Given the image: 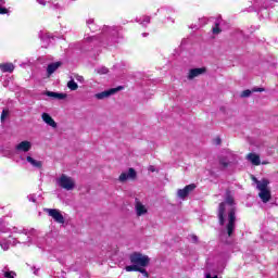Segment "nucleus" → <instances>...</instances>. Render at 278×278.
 <instances>
[{"mask_svg": "<svg viewBox=\"0 0 278 278\" xmlns=\"http://www.w3.org/2000/svg\"><path fill=\"white\" fill-rule=\"evenodd\" d=\"M227 205H230L231 207L228 211V224L226 225L227 235L229 238L233 236V231L236 230V200L233 199V195H231L230 190H226V199L225 202L219 203L218 210H217V218L219 222V225L223 227L225 225V212H227Z\"/></svg>", "mask_w": 278, "mask_h": 278, "instance_id": "nucleus-1", "label": "nucleus"}, {"mask_svg": "<svg viewBox=\"0 0 278 278\" xmlns=\"http://www.w3.org/2000/svg\"><path fill=\"white\" fill-rule=\"evenodd\" d=\"M129 262L131 265L128 266H139V268H141L149 266V264H151V258L140 252H132L129 254Z\"/></svg>", "mask_w": 278, "mask_h": 278, "instance_id": "nucleus-2", "label": "nucleus"}, {"mask_svg": "<svg viewBox=\"0 0 278 278\" xmlns=\"http://www.w3.org/2000/svg\"><path fill=\"white\" fill-rule=\"evenodd\" d=\"M268 186H270V180L267 178H263V182L258 185V197L263 203H268L270 199H273V193L270 192V188H268Z\"/></svg>", "mask_w": 278, "mask_h": 278, "instance_id": "nucleus-3", "label": "nucleus"}, {"mask_svg": "<svg viewBox=\"0 0 278 278\" xmlns=\"http://www.w3.org/2000/svg\"><path fill=\"white\" fill-rule=\"evenodd\" d=\"M43 212L48 214V216H51L55 223H59V225H64V215L60 212L58 208H43Z\"/></svg>", "mask_w": 278, "mask_h": 278, "instance_id": "nucleus-4", "label": "nucleus"}, {"mask_svg": "<svg viewBox=\"0 0 278 278\" xmlns=\"http://www.w3.org/2000/svg\"><path fill=\"white\" fill-rule=\"evenodd\" d=\"M59 186L63 188V190H73L75 188V180L65 174H62L59 179Z\"/></svg>", "mask_w": 278, "mask_h": 278, "instance_id": "nucleus-5", "label": "nucleus"}, {"mask_svg": "<svg viewBox=\"0 0 278 278\" xmlns=\"http://www.w3.org/2000/svg\"><path fill=\"white\" fill-rule=\"evenodd\" d=\"M138 177V173H136V169L134 167L128 168V173H122L118 177V181L121 184H125L127 179H131L132 181Z\"/></svg>", "mask_w": 278, "mask_h": 278, "instance_id": "nucleus-6", "label": "nucleus"}, {"mask_svg": "<svg viewBox=\"0 0 278 278\" xmlns=\"http://www.w3.org/2000/svg\"><path fill=\"white\" fill-rule=\"evenodd\" d=\"M193 190H197V185L194 184L187 185L184 189H178L177 197L179 199H186V197H188L190 192H193Z\"/></svg>", "mask_w": 278, "mask_h": 278, "instance_id": "nucleus-7", "label": "nucleus"}, {"mask_svg": "<svg viewBox=\"0 0 278 278\" xmlns=\"http://www.w3.org/2000/svg\"><path fill=\"white\" fill-rule=\"evenodd\" d=\"M207 73V67H197V68H191L189 70L187 78L189 80L194 79V77H199L201 75H205Z\"/></svg>", "mask_w": 278, "mask_h": 278, "instance_id": "nucleus-8", "label": "nucleus"}, {"mask_svg": "<svg viewBox=\"0 0 278 278\" xmlns=\"http://www.w3.org/2000/svg\"><path fill=\"white\" fill-rule=\"evenodd\" d=\"M126 273H141L143 277L149 278V271H147L146 267L140 266H126L125 267Z\"/></svg>", "mask_w": 278, "mask_h": 278, "instance_id": "nucleus-9", "label": "nucleus"}, {"mask_svg": "<svg viewBox=\"0 0 278 278\" xmlns=\"http://www.w3.org/2000/svg\"><path fill=\"white\" fill-rule=\"evenodd\" d=\"M135 210L137 212V216H144L147 214L148 210L147 207L140 202L138 198L135 199Z\"/></svg>", "mask_w": 278, "mask_h": 278, "instance_id": "nucleus-10", "label": "nucleus"}, {"mask_svg": "<svg viewBox=\"0 0 278 278\" xmlns=\"http://www.w3.org/2000/svg\"><path fill=\"white\" fill-rule=\"evenodd\" d=\"M41 118L46 125H49L53 129L58 128V123H55V119H53L49 113H42Z\"/></svg>", "mask_w": 278, "mask_h": 278, "instance_id": "nucleus-11", "label": "nucleus"}, {"mask_svg": "<svg viewBox=\"0 0 278 278\" xmlns=\"http://www.w3.org/2000/svg\"><path fill=\"white\" fill-rule=\"evenodd\" d=\"M60 66H62V61L48 64V67H47L48 77H51V75H53V73H55V71H58Z\"/></svg>", "mask_w": 278, "mask_h": 278, "instance_id": "nucleus-12", "label": "nucleus"}, {"mask_svg": "<svg viewBox=\"0 0 278 278\" xmlns=\"http://www.w3.org/2000/svg\"><path fill=\"white\" fill-rule=\"evenodd\" d=\"M218 164L220 166V169L225 170L231 166V161H229V157L220 155L218 156Z\"/></svg>", "mask_w": 278, "mask_h": 278, "instance_id": "nucleus-13", "label": "nucleus"}, {"mask_svg": "<svg viewBox=\"0 0 278 278\" xmlns=\"http://www.w3.org/2000/svg\"><path fill=\"white\" fill-rule=\"evenodd\" d=\"M46 97H51L52 99H58L59 101H63L64 99H66V97H68V94L66 93H59V92H54V91H46Z\"/></svg>", "mask_w": 278, "mask_h": 278, "instance_id": "nucleus-14", "label": "nucleus"}, {"mask_svg": "<svg viewBox=\"0 0 278 278\" xmlns=\"http://www.w3.org/2000/svg\"><path fill=\"white\" fill-rule=\"evenodd\" d=\"M247 159L249 162H251V164H253V166H260V164H262V160L260 159L258 154L249 153Z\"/></svg>", "mask_w": 278, "mask_h": 278, "instance_id": "nucleus-15", "label": "nucleus"}, {"mask_svg": "<svg viewBox=\"0 0 278 278\" xmlns=\"http://www.w3.org/2000/svg\"><path fill=\"white\" fill-rule=\"evenodd\" d=\"M14 63H1L0 71L1 73H14Z\"/></svg>", "mask_w": 278, "mask_h": 278, "instance_id": "nucleus-16", "label": "nucleus"}, {"mask_svg": "<svg viewBox=\"0 0 278 278\" xmlns=\"http://www.w3.org/2000/svg\"><path fill=\"white\" fill-rule=\"evenodd\" d=\"M31 149V142L29 141H22L16 146L17 151H24V153H27Z\"/></svg>", "mask_w": 278, "mask_h": 278, "instance_id": "nucleus-17", "label": "nucleus"}, {"mask_svg": "<svg viewBox=\"0 0 278 278\" xmlns=\"http://www.w3.org/2000/svg\"><path fill=\"white\" fill-rule=\"evenodd\" d=\"M115 91L116 90H114V89H109V90L102 91V92L96 94V99H99V100L108 99V97H112V94H114Z\"/></svg>", "mask_w": 278, "mask_h": 278, "instance_id": "nucleus-18", "label": "nucleus"}, {"mask_svg": "<svg viewBox=\"0 0 278 278\" xmlns=\"http://www.w3.org/2000/svg\"><path fill=\"white\" fill-rule=\"evenodd\" d=\"M26 162H28L29 164H31V166H34L35 168H42V162L41 161H36L34 157L31 156H27L26 157Z\"/></svg>", "mask_w": 278, "mask_h": 278, "instance_id": "nucleus-19", "label": "nucleus"}, {"mask_svg": "<svg viewBox=\"0 0 278 278\" xmlns=\"http://www.w3.org/2000/svg\"><path fill=\"white\" fill-rule=\"evenodd\" d=\"M67 88L70 90H77V88H79V85H77V83H75V80L72 79L67 83Z\"/></svg>", "mask_w": 278, "mask_h": 278, "instance_id": "nucleus-20", "label": "nucleus"}, {"mask_svg": "<svg viewBox=\"0 0 278 278\" xmlns=\"http://www.w3.org/2000/svg\"><path fill=\"white\" fill-rule=\"evenodd\" d=\"M9 115H10V111L8 109H3L0 117L1 123H4L5 118H8Z\"/></svg>", "mask_w": 278, "mask_h": 278, "instance_id": "nucleus-21", "label": "nucleus"}, {"mask_svg": "<svg viewBox=\"0 0 278 278\" xmlns=\"http://www.w3.org/2000/svg\"><path fill=\"white\" fill-rule=\"evenodd\" d=\"M213 34H215V35H218V34H220V31H223L222 29H220V24H218V23H215V26L213 27Z\"/></svg>", "mask_w": 278, "mask_h": 278, "instance_id": "nucleus-22", "label": "nucleus"}, {"mask_svg": "<svg viewBox=\"0 0 278 278\" xmlns=\"http://www.w3.org/2000/svg\"><path fill=\"white\" fill-rule=\"evenodd\" d=\"M251 92H253V91H251V90H249V89L243 90V91L241 92L240 97H241L242 99H247V98L251 97Z\"/></svg>", "mask_w": 278, "mask_h": 278, "instance_id": "nucleus-23", "label": "nucleus"}, {"mask_svg": "<svg viewBox=\"0 0 278 278\" xmlns=\"http://www.w3.org/2000/svg\"><path fill=\"white\" fill-rule=\"evenodd\" d=\"M108 73H110L108 67H101L98 70V75H108Z\"/></svg>", "mask_w": 278, "mask_h": 278, "instance_id": "nucleus-24", "label": "nucleus"}, {"mask_svg": "<svg viewBox=\"0 0 278 278\" xmlns=\"http://www.w3.org/2000/svg\"><path fill=\"white\" fill-rule=\"evenodd\" d=\"M251 179H252V181H255L256 189H258L261 184H264V178L262 180H258L255 176H252Z\"/></svg>", "mask_w": 278, "mask_h": 278, "instance_id": "nucleus-25", "label": "nucleus"}, {"mask_svg": "<svg viewBox=\"0 0 278 278\" xmlns=\"http://www.w3.org/2000/svg\"><path fill=\"white\" fill-rule=\"evenodd\" d=\"M16 277V273L14 271H5L4 273V278H15Z\"/></svg>", "mask_w": 278, "mask_h": 278, "instance_id": "nucleus-26", "label": "nucleus"}, {"mask_svg": "<svg viewBox=\"0 0 278 278\" xmlns=\"http://www.w3.org/2000/svg\"><path fill=\"white\" fill-rule=\"evenodd\" d=\"M252 92H266V89L262 87H255L252 89Z\"/></svg>", "mask_w": 278, "mask_h": 278, "instance_id": "nucleus-27", "label": "nucleus"}, {"mask_svg": "<svg viewBox=\"0 0 278 278\" xmlns=\"http://www.w3.org/2000/svg\"><path fill=\"white\" fill-rule=\"evenodd\" d=\"M111 90H115L114 94H116V92H118L119 90H123V86L116 87V88H111Z\"/></svg>", "mask_w": 278, "mask_h": 278, "instance_id": "nucleus-28", "label": "nucleus"}, {"mask_svg": "<svg viewBox=\"0 0 278 278\" xmlns=\"http://www.w3.org/2000/svg\"><path fill=\"white\" fill-rule=\"evenodd\" d=\"M0 14H8V9L0 7Z\"/></svg>", "mask_w": 278, "mask_h": 278, "instance_id": "nucleus-29", "label": "nucleus"}, {"mask_svg": "<svg viewBox=\"0 0 278 278\" xmlns=\"http://www.w3.org/2000/svg\"><path fill=\"white\" fill-rule=\"evenodd\" d=\"M222 142H223V140L219 137H217L215 139V144H222Z\"/></svg>", "mask_w": 278, "mask_h": 278, "instance_id": "nucleus-30", "label": "nucleus"}, {"mask_svg": "<svg viewBox=\"0 0 278 278\" xmlns=\"http://www.w3.org/2000/svg\"><path fill=\"white\" fill-rule=\"evenodd\" d=\"M149 170H150L151 173H155V167H154V166H150V167H149Z\"/></svg>", "mask_w": 278, "mask_h": 278, "instance_id": "nucleus-31", "label": "nucleus"}, {"mask_svg": "<svg viewBox=\"0 0 278 278\" xmlns=\"http://www.w3.org/2000/svg\"><path fill=\"white\" fill-rule=\"evenodd\" d=\"M206 278H218V276H213V277H212L211 274H207V275H206Z\"/></svg>", "mask_w": 278, "mask_h": 278, "instance_id": "nucleus-32", "label": "nucleus"}, {"mask_svg": "<svg viewBox=\"0 0 278 278\" xmlns=\"http://www.w3.org/2000/svg\"><path fill=\"white\" fill-rule=\"evenodd\" d=\"M192 240H193L194 242H197V240H199V238H198L195 235H193V236H192Z\"/></svg>", "mask_w": 278, "mask_h": 278, "instance_id": "nucleus-33", "label": "nucleus"}]
</instances>
